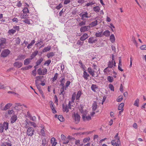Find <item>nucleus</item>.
<instances>
[{
  "mask_svg": "<svg viewBox=\"0 0 146 146\" xmlns=\"http://www.w3.org/2000/svg\"><path fill=\"white\" fill-rule=\"evenodd\" d=\"M83 106L82 105H80L79 107V110L80 112L82 114V119L84 121H89L91 119V118L90 115L86 116L87 113V111L83 109Z\"/></svg>",
  "mask_w": 146,
  "mask_h": 146,
  "instance_id": "f257e3e1",
  "label": "nucleus"
},
{
  "mask_svg": "<svg viewBox=\"0 0 146 146\" xmlns=\"http://www.w3.org/2000/svg\"><path fill=\"white\" fill-rule=\"evenodd\" d=\"M76 96V94L75 93L73 94L72 97V101L69 102L68 106L66 105L65 106H64V112L66 111V112H68L69 109H71V107L73 106Z\"/></svg>",
  "mask_w": 146,
  "mask_h": 146,
  "instance_id": "f03ea898",
  "label": "nucleus"
},
{
  "mask_svg": "<svg viewBox=\"0 0 146 146\" xmlns=\"http://www.w3.org/2000/svg\"><path fill=\"white\" fill-rule=\"evenodd\" d=\"M64 81V78H62V80H60V82L61 84L59 85V86H62V88L60 90V93L59 94L60 97H61V96L62 97V99L64 98V94L63 92H64V83L63 82Z\"/></svg>",
  "mask_w": 146,
  "mask_h": 146,
  "instance_id": "7ed1b4c3",
  "label": "nucleus"
},
{
  "mask_svg": "<svg viewBox=\"0 0 146 146\" xmlns=\"http://www.w3.org/2000/svg\"><path fill=\"white\" fill-rule=\"evenodd\" d=\"M10 51L8 49H4L1 52L0 56L3 58L7 57L10 53Z\"/></svg>",
  "mask_w": 146,
  "mask_h": 146,
  "instance_id": "20e7f679",
  "label": "nucleus"
},
{
  "mask_svg": "<svg viewBox=\"0 0 146 146\" xmlns=\"http://www.w3.org/2000/svg\"><path fill=\"white\" fill-rule=\"evenodd\" d=\"M81 17V19L83 21H85L86 18H90V17L88 15V13L87 12H83L80 15Z\"/></svg>",
  "mask_w": 146,
  "mask_h": 146,
  "instance_id": "39448f33",
  "label": "nucleus"
},
{
  "mask_svg": "<svg viewBox=\"0 0 146 146\" xmlns=\"http://www.w3.org/2000/svg\"><path fill=\"white\" fill-rule=\"evenodd\" d=\"M73 117L74 118L75 122L76 123H78L80 120V116L77 113L76 114L75 113H73Z\"/></svg>",
  "mask_w": 146,
  "mask_h": 146,
  "instance_id": "423d86ee",
  "label": "nucleus"
},
{
  "mask_svg": "<svg viewBox=\"0 0 146 146\" xmlns=\"http://www.w3.org/2000/svg\"><path fill=\"white\" fill-rule=\"evenodd\" d=\"M34 129L33 127H29L27 129V134L28 136H32L34 134Z\"/></svg>",
  "mask_w": 146,
  "mask_h": 146,
  "instance_id": "0eeeda50",
  "label": "nucleus"
},
{
  "mask_svg": "<svg viewBox=\"0 0 146 146\" xmlns=\"http://www.w3.org/2000/svg\"><path fill=\"white\" fill-rule=\"evenodd\" d=\"M90 29V26H84L81 27L80 31L81 32H84Z\"/></svg>",
  "mask_w": 146,
  "mask_h": 146,
  "instance_id": "6e6552de",
  "label": "nucleus"
},
{
  "mask_svg": "<svg viewBox=\"0 0 146 146\" xmlns=\"http://www.w3.org/2000/svg\"><path fill=\"white\" fill-rule=\"evenodd\" d=\"M115 62L110 60L108 63V67L110 68H113L115 66Z\"/></svg>",
  "mask_w": 146,
  "mask_h": 146,
  "instance_id": "1a4fd4ad",
  "label": "nucleus"
},
{
  "mask_svg": "<svg viewBox=\"0 0 146 146\" xmlns=\"http://www.w3.org/2000/svg\"><path fill=\"white\" fill-rule=\"evenodd\" d=\"M13 65L16 68H19L22 66L23 63L20 62H16L14 63Z\"/></svg>",
  "mask_w": 146,
  "mask_h": 146,
  "instance_id": "9d476101",
  "label": "nucleus"
},
{
  "mask_svg": "<svg viewBox=\"0 0 146 146\" xmlns=\"http://www.w3.org/2000/svg\"><path fill=\"white\" fill-rule=\"evenodd\" d=\"M97 41V39L96 38H94V37H90L89 38L88 42L92 44L95 43Z\"/></svg>",
  "mask_w": 146,
  "mask_h": 146,
  "instance_id": "9b49d317",
  "label": "nucleus"
},
{
  "mask_svg": "<svg viewBox=\"0 0 146 146\" xmlns=\"http://www.w3.org/2000/svg\"><path fill=\"white\" fill-rule=\"evenodd\" d=\"M7 40L5 38L2 37L0 38V46L1 47L6 43Z\"/></svg>",
  "mask_w": 146,
  "mask_h": 146,
  "instance_id": "f8f14e48",
  "label": "nucleus"
},
{
  "mask_svg": "<svg viewBox=\"0 0 146 146\" xmlns=\"http://www.w3.org/2000/svg\"><path fill=\"white\" fill-rule=\"evenodd\" d=\"M88 73L92 76H94V70L92 69L91 67H89L88 68Z\"/></svg>",
  "mask_w": 146,
  "mask_h": 146,
  "instance_id": "ddd939ff",
  "label": "nucleus"
},
{
  "mask_svg": "<svg viewBox=\"0 0 146 146\" xmlns=\"http://www.w3.org/2000/svg\"><path fill=\"white\" fill-rule=\"evenodd\" d=\"M12 104L10 103H8L3 108L1 106V109L2 110H6L9 109L12 106Z\"/></svg>",
  "mask_w": 146,
  "mask_h": 146,
  "instance_id": "4468645a",
  "label": "nucleus"
},
{
  "mask_svg": "<svg viewBox=\"0 0 146 146\" xmlns=\"http://www.w3.org/2000/svg\"><path fill=\"white\" fill-rule=\"evenodd\" d=\"M87 33L84 34L80 38V40L84 41L89 37Z\"/></svg>",
  "mask_w": 146,
  "mask_h": 146,
  "instance_id": "2eb2a0df",
  "label": "nucleus"
},
{
  "mask_svg": "<svg viewBox=\"0 0 146 146\" xmlns=\"http://www.w3.org/2000/svg\"><path fill=\"white\" fill-rule=\"evenodd\" d=\"M17 115L14 114L11 117V123H14L17 120Z\"/></svg>",
  "mask_w": 146,
  "mask_h": 146,
  "instance_id": "dca6fc26",
  "label": "nucleus"
},
{
  "mask_svg": "<svg viewBox=\"0 0 146 146\" xmlns=\"http://www.w3.org/2000/svg\"><path fill=\"white\" fill-rule=\"evenodd\" d=\"M25 122H26L27 123L28 125H31L35 127H36V124L33 122H31L30 121L28 120V119H26L25 120Z\"/></svg>",
  "mask_w": 146,
  "mask_h": 146,
  "instance_id": "f3484780",
  "label": "nucleus"
},
{
  "mask_svg": "<svg viewBox=\"0 0 146 146\" xmlns=\"http://www.w3.org/2000/svg\"><path fill=\"white\" fill-rule=\"evenodd\" d=\"M90 76L89 74L85 70H84L83 72V77L86 80H87L88 79V77Z\"/></svg>",
  "mask_w": 146,
  "mask_h": 146,
  "instance_id": "a211bd4d",
  "label": "nucleus"
},
{
  "mask_svg": "<svg viewBox=\"0 0 146 146\" xmlns=\"http://www.w3.org/2000/svg\"><path fill=\"white\" fill-rule=\"evenodd\" d=\"M26 58V56L25 55H19L17 59H15L16 61H17V60H22L23 59H24Z\"/></svg>",
  "mask_w": 146,
  "mask_h": 146,
  "instance_id": "6ab92c4d",
  "label": "nucleus"
},
{
  "mask_svg": "<svg viewBox=\"0 0 146 146\" xmlns=\"http://www.w3.org/2000/svg\"><path fill=\"white\" fill-rule=\"evenodd\" d=\"M51 143L52 144V146H55L57 143L56 140L54 137L52 138L51 140Z\"/></svg>",
  "mask_w": 146,
  "mask_h": 146,
  "instance_id": "aec40b11",
  "label": "nucleus"
},
{
  "mask_svg": "<svg viewBox=\"0 0 146 146\" xmlns=\"http://www.w3.org/2000/svg\"><path fill=\"white\" fill-rule=\"evenodd\" d=\"M27 5V7H25L23 10V12L24 13H29V11L27 8V7H29V5L26 3Z\"/></svg>",
  "mask_w": 146,
  "mask_h": 146,
  "instance_id": "412c9836",
  "label": "nucleus"
},
{
  "mask_svg": "<svg viewBox=\"0 0 146 146\" xmlns=\"http://www.w3.org/2000/svg\"><path fill=\"white\" fill-rule=\"evenodd\" d=\"M98 107V105L97 103L96 102H94L92 104V110L93 111H95L96 109Z\"/></svg>",
  "mask_w": 146,
  "mask_h": 146,
  "instance_id": "4be33fe9",
  "label": "nucleus"
},
{
  "mask_svg": "<svg viewBox=\"0 0 146 146\" xmlns=\"http://www.w3.org/2000/svg\"><path fill=\"white\" fill-rule=\"evenodd\" d=\"M32 66L31 65H29L28 66H25L24 67L22 68H21V70H29V69H31L32 67Z\"/></svg>",
  "mask_w": 146,
  "mask_h": 146,
  "instance_id": "5701e85b",
  "label": "nucleus"
},
{
  "mask_svg": "<svg viewBox=\"0 0 146 146\" xmlns=\"http://www.w3.org/2000/svg\"><path fill=\"white\" fill-rule=\"evenodd\" d=\"M51 48V46H48L45 47L42 50L43 52H46L49 51Z\"/></svg>",
  "mask_w": 146,
  "mask_h": 146,
  "instance_id": "b1692460",
  "label": "nucleus"
},
{
  "mask_svg": "<svg viewBox=\"0 0 146 146\" xmlns=\"http://www.w3.org/2000/svg\"><path fill=\"white\" fill-rule=\"evenodd\" d=\"M119 134L117 133L116 134L115 136H114V138L115 139V141L117 140V142L118 143H120V141L119 137L118 136Z\"/></svg>",
  "mask_w": 146,
  "mask_h": 146,
  "instance_id": "393cba45",
  "label": "nucleus"
},
{
  "mask_svg": "<svg viewBox=\"0 0 146 146\" xmlns=\"http://www.w3.org/2000/svg\"><path fill=\"white\" fill-rule=\"evenodd\" d=\"M2 125L5 129L7 130L8 129L9 123L7 122H4Z\"/></svg>",
  "mask_w": 146,
  "mask_h": 146,
  "instance_id": "a878e982",
  "label": "nucleus"
},
{
  "mask_svg": "<svg viewBox=\"0 0 146 146\" xmlns=\"http://www.w3.org/2000/svg\"><path fill=\"white\" fill-rule=\"evenodd\" d=\"M35 41L34 40H33L31 41V42L28 44V45L27 46V48L28 49H29L31 48V46H32L33 44L35 43Z\"/></svg>",
  "mask_w": 146,
  "mask_h": 146,
  "instance_id": "bb28decb",
  "label": "nucleus"
},
{
  "mask_svg": "<svg viewBox=\"0 0 146 146\" xmlns=\"http://www.w3.org/2000/svg\"><path fill=\"white\" fill-rule=\"evenodd\" d=\"M98 87L95 84H92L91 86V88L92 90L94 92H96V89L98 88Z\"/></svg>",
  "mask_w": 146,
  "mask_h": 146,
  "instance_id": "cd10ccee",
  "label": "nucleus"
},
{
  "mask_svg": "<svg viewBox=\"0 0 146 146\" xmlns=\"http://www.w3.org/2000/svg\"><path fill=\"white\" fill-rule=\"evenodd\" d=\"M81 94L82 93L81 91H79L78 92L76 96V100H79V98L81 96Z\"/></svg>",
  "mask_w": 146,
  "mask_h": 146,
  "instance_id": "c85d7f7f",
  "label": "nucleus"
},
{
  "mask_svg": "<svg viewBox=\"0 0 146 146\" xmlns=\"http://www.w3.org/2000/svg\"><path fill=\"white\" fill-rule=\"evenodd\" d=\"M16 32V30L13 29H9L8 31V33L10 35L13 34Z\"/></svg>",
  "mask_w": 146,
  "mask_h": 146,
  "instance_id": "c756f323",
  "label": "nucleus"
},
{
  "mask_svg": "<svg viewBox=\"0 0 146 146\" xmlns=\"http://www.w3.org/2000/svg\"><path fill=\"white\" fill-rule=\"evenodd\" d=\"M110 39L112 42H113L115 40V37L114 35L112 34L110 36Z\"/></svg>",
  "mask_w": 146,
  "mask_h": 146,
  "instance_id": "7c9ffc66",
  "label": "nucleus"
},
{
  "mask_svg": "<svg viewBox=\"0 0 146 146\" xmlns=\"http://www.w3.org/2000/svg\"><path fill=\"white\" fill-rule=\"evenodd\" d=\"M110 32L108 30H106L103 33V35L106 36H108L110 35Z\"/></svg>",
  "mask_w": 146,
  "mask_h": 146,
  "instance_id": "2f4dec72",
  "label": "nucleus"
},
{
  "mask_svg": "<svg viewBox=\"0 0 146 146\" xmlns=\"http://www.w3.org/2000/svg\"><path fill=\"white\" fill-rule=\"evenodd\" d=\"M31 61L29 60V58L25 59L24 61V65H27L30 64Z\"/></svg>",
  "mask_w": 146,
  "mask_h": 146,
  "instance_id": "473e14b6",
  "label": "nucleus"
},
{
  "mask_svg": "<svg viewBox=\"0 0 146 146\" xmlns=\"http://www.w3.org/2000/svg\"><path fill=\"white\" fill-rule=\"evenodd\" d=\"M43 60V58H41L39 59V60H37L36 63V66H38L40 64L41 62Z\"/></svg>",
  "mask_w": 146,
  "mask_h": 146,
  "instance_id": "72a5a7b5",
  "label": "nucleus"
},
{
  "mask_svg": "<svg viewBox=\"0 0 146 146\" xmlns=\"http://www.w3.org/2000/svg\"><path fill=\"white\" fill-rule=\"evenodd\" d=\"M98 24V22L97 20L92 22L90 25L92 27H94L96 26Z\"/></svg>",
  "mask_w": 146,
  "mask_h": 146,
  "instance_id": "f704fd0d",
  "label": "nucleus"
},
{
  "mask_svg": "<svg viewBox=\"0 0 146 146\" xmlns=\"http://www.w3.org/2000/svg\"><path fill=\"white\" fill-rule=\"evenodd\" d=\"M54 55V53L53 52H51L48 53L46 55V56L48 58H50L51 57H52Z\"/></svg>",
  "mask_w": 146,
  "mask_h": 146,
  "instance_id": "c9c22d12",
  "label": "nucleus"
},
{
  "mask_svg": "<svg viewBox=\"0 0 146 146\" xmlns=\"http://www.w3.org/2000/svg\"><path fill=\"white\" fill-rule=\"evenodd\" d=\"M102 31L97 32L95 34V35L96 37H101L102 36Z\"/></svg>",
  "mask_w": 146,
  "mask_h": 146,
  "instance_id": "e433bc0d",
  "label": "nucleus"
},
{
  "mask_svg": "<svg viewBox=\"0 0 146 146\" xmlns=\"http://www.w3.org/2000/svg\"><path fill=\"white\" fill-rule=\"evenodd\" d=\"M93 10L96 13H98L100 10V8L98 6L95 7L93 8Z\"/></svg>",
  "mask_w": 146,
  "mask_h": 146,
  "instance_id": "4c0bfd02",
  "label": "nucleus"
},
{
  "mask_svg": "<svg viewBox=\"0 0 146 146\" xmlns=\"http://www.w3.org/2000/svg\"><path fill=\"white\" fill-rule=\"evenodd\" d=\"M70 82L69 81H68L66 82L65 84V86H64V90H66L68 88V87L70 85Z\"/></svg>",
  "mask_w": 146,
  "mask_h": 146,
  "instance_id": "58836bf2",
  "label": "nucleus"
},
{
  "mask_svg": "<svg viewBox=\"0 0 146 146\" xmlns=\"http://www.w3.org/2000/svg\"><path fill=\"white\" fill-rule=\"evenodd\" d=\"M107 80L110 82H112L113 81V77L109 76L107 77Z\"/></svg>",
  "mask_w": 146,
  "mask_h": 146,
  "instance_id": "ea45409f",
  "label": "nucleus"
},
{
  "mask_svg": "<svg viewBox=\"0 0 146 146\" xmlns=\"http://www.w3.org/2000/svg\"><path fill=\"white\" fill-rule=\"evenodd\" d=\"M139 100L138 99H137L136 100L134 104L135 106L138 107L139 106Z\"/></svg>",
  "mask_w": 146,
  "mask_h": 146,
  "instance_id": "a19ab883",
  "label": "nucleus"
},
{
  "mask_svg": "<svg viewBox=\"0 0 146 146\" xmlns=\"http://www.w3.org/2000/svg\"><path fill=\"white\" fill-rule=\"evenodd\" d=\"M38 52L37 50H36L33 52L31 54L33 58H34L38 53Z\"/></svg>",
  "mask_w": 146,
  "mask_h": 146,
  "instance_id": "79ce46f5",
  "label": "nucleus"
},
{
  "mask_svg": "<svg viewBox=\"0 0 146 146\" xmlns=\"http://www.w3.org/2000/svg\"><path fill=\"white\" fill-rule=\"evenodd\" d=\"M111 68H110V67H107L104 70V72L105 74H107V72H110L111 70L110 69Z\"/></svg>",
  "mask_w": 146,
  "mask_h": 146,
  "instance_id": "37998d69",
  "label": "nucleus"
},
{
  "mask_svg": "<svg viewBox=\"0 0 146 146\" xmlns=\"http://www.w3.org/2000/svg\"><path fill=\"white\" fill-rule=\"evenodd\" d=\"M58 119L60 121H64V118H63L62 115H60L58 116Z\"/></svg>",
  "mask_w": 146,
  "mask_h": 146,
  "instance_id": "c03bdc74",
  "label": "nucleus"
},
{
  "mask_svg": "<svg viewBox=\"0 0 146 146\" xmlns=\"http://www.w3.org/2000/svg\"><path fill=\"white\" fill-rule=\"evenodd\" d=\"M21 17L23 19H27L28 18V16L27 14H22L21 15Z\"/></svg>",
  "mask_w": 146,
  "mask_h": 146,
  "instance_id": "a18cd8bd",
  "label": "nucleus"
},
{
  "mask_svg": "<svg viewBox=\"0 0 146 146\" xmlns=\"http://www.w3.org/2000/svg\"><path fill=\"white\" fill-rule=\"evenodd\" d=\"M124 106V104L123 103H121L120 104L118 107V109L119 110H121L123 109V108Z\"/></svg>",
  "mask_w": 146,
  "mask_h": 146,
  "instance_id": "49530a36",
  "label": "nucleus"
},
{
  "mask_svg": "<svg viewBox=\"0 0 146 146\" xmlns=\"http://www.w3.org/2000/svg\"><path fill=\"white\" fill-rule=\"evenodd\" d=\"M58 74L56 73L55 74L54 77L52 78V81L53 82H54L56 80L57 77L58 76Z\"/></svg>",
  "mask_w": 146,
  "mask_h": 146,
  "instance_id": "de8ad7c7",
  "label": "nucleus"
},
{
  "mask_svg": "<svg viewBox=\"0 0 146 146\" xmlns=\"http://www.w3.org/2000/svg\"><path fill=\"white\" fill-rule=\"evenodd\" d=\"M46 144V140L45 138L42 139V146H45Z\"/></svg>",
  "mask_w": 146,
  "mask_h": 146,
  "instance_id": "09e8293b",
  "label": "nucleus"
},
{
  "mask_svg": "<svg viewBox=\"0 0 146 146\" xmlns=\"http://www.w3.org/2000/svg\"><path fill=\"white\" fill-rule=\"evenodd\" d=\"M75 144L76 145L81 146L82 145V144H80V141L79 140H76Z\"/></svg>",
  "mask_w": 146,
  "mask_h": 146,
  "instance_id": "8fccbe9b",
  "label": "nucleus"
},
{
  "mask_svg": "<svg viewBox=\"0 0 146 146\" xmlns=\"http://www.w3.org/2000/svg\"><path fill=\"white\" fill-rule=\"evenodd\" d=\"M37 73L40 75H42V72L41 68H39L37 70Z\"/></svg>",
  "mask_w": 146,
  "mask_h": 146,
  "instance_id": "3c124183",
  "label": "nucleus"
},
{
  "mask_svg": "<svg viewBox=\"0 0 146 146\" xmlns=\"http://www.w3.org/2000/svg\"><path fill=\"white\" fill-rule=\"evenodd\" d=\"M23 21L27 24L28 25H30V23L29 21V20L27 19H25L24 20H23Z\"/></svg>",
  "mask_w": 146,
  "mask_h": 146,
  "instance_id": "603ef678",
  "label": "nucleus"
},
{
  "mask_svg": "<svg viewBox=\"0 0 146 146\" xmlns=\"http://www.w3.org/2000/svg\"><path fill=\"white\" fill-rule=\"evenodd\" d=\"M109 88L112 91H114V88L112 84H110L109 85Z\"/></svg>",
  "mask_w": 146,
  "mask_h": 146,
  "instance_id": "864d4df0",
  "label": "nucleus"
},
{
  "mask_svg": "<svg viewBox=\"0 0 146 146\" xmlns=\"http://www.w3.org/2000/svg\"><path fill=\"white\" fill-rule=\"evenodd\" d=\"M16 105L14 107V108L15 109L17 110V108H18V106H22V105L20 103H17L15 104Z\"/></svg>",
  "mask_w": 146,
  "mask_h": 146,
  "instance_id": "5fc2aeb1",
  "label": "nucleus"
},
{
  "mask_svg": "<svg viewBox=\"0 0 146 146\" xmlns=\"http://www.w3.org/2000/svg\"><path fill=\"white\" fill-rule=\"evenodd\" d=\"M4 128L3 127V125L0 123V132L2 133L3 131V129Z\"/></svg>",
  "mask_w": 146,
  "mask_h": 146,
  "instance_id": "6e6d98bb",
  "label": "nucleus"
},
{
  "mask_svg": "<svg viewBox=\"0 0 146 146\" xmlns=\"http://www.w3.org/2000/svg\"><path fill=\"white\" fill-rule=\"evenodd\" d=\"M86 25L85 21H82L81 22L79 23L78 25L79 26H82L84 25Z\"/></svg>",
  "mask_w": 146,
  "mask_h": 146,
  "instance_id": "4d7b16f0",
  "label": "nucleus"
},
{
  "mask_svg": "<svg viewBox=\"0 0 146 146\" xmlns=\"http://www.w3.org/2000/svg\"><path fill=\"white\" fill-rule=\"evenodd\" d=\"M123 99V96L122 95L119 96L117 100V101L118 102H121Z\"/></svg>",
  "mask_w": 146,
  "mask_h": 146,
  "instance_id": "13d9d810",
  "label": "nucleus"
},
{
  "mask_svg": "<svg viewBox=\"0 0 146 146\" xmlns=\"http://www.w3.org/2000/svg\"><path fill=\"white\" fill-rule=\"evenodd\" d=\"M47 70L46 68H44L42 72V75H44L46 74L47 73Z\"/></svg>",
  "mask_w": 146,
  "mask_h": 146,
  "instance_id": "bf43d9fd",
  "label": "nucleus"
},
{
  "mask_svg": "<svg viewBox=\"0 0 146 146\" xmlns=\"http://www.w3.org/2000/svg\"><path fill=\"white\" fill-rule=\"evenodd\" d=\"M44 41V40L42 38H41L38 40L37 42H38V43L40 44L39 45H40L41 44H41L43 43Z\"/></svg>",
  "mask_w": 146,
  "mask_h": 146,
  "instance_id": "052dcab7",
  "label": "nucleus"
},
{
  "mask_svg": "<svg viewBox=\"0 0 146 146\" xmlns=\"http://www.w3.org/2000/svg\"><path fill=\"white\" fill-rule=\"evenodd\" d=\"M40 133L42 135V136H45V133L44 130L43 129H42L41 130Z\"/></svg>",
  "mask_w": 146,
  "mask_h": 146,
  "instance_id": "680f3d73",
  "label": "nucleus"
},
{
  "mask_svg": "<svg viewBox=\"0 0 146 146\" xmlns=\"http://www.w3.org/2000/svg\"><path fill=\"white\" fill-rule=\"evenodd\" d=\"M51 61L50 60H47L45 62V63L44 64V65H45L46 64H47V66H48V65L51 63Z\"/></svg>",
  "mask_w": 146,
  "mask_h": 146,
  "instance_id": "e2e57ef3",
  "label": "nucleus"
},
{
  "mask_svg": "<svg viewBox=\"0 0 146 146\" xmlns=\"http://www.w3.org/2000/svg\"><path fill=\"white\" fill-rule=\"evenodd\" d=\"M63 5L61 3L60 4L58 5L56 7V8L58 9H59L60 8L62 7Z\"/></svg>",
  "mask_w": 146,
  "mask_h": 146,
  "instance_id": "0e129e2a",
  "label": "nucleus"
},
{
  "mask_svg": "<svg viewBox=\"0 0 146 146\" xmlns=\"http://www.w3.org/2000/svg\"><path fill=\"white\" fill-rule=\"evenodd\" d=\"M20 42H21V40L18 37L16 39V42L17 44H19L20 43Z\"/></svg>",
  "mask_w": 146,
  "mask_h": 146,
  "instance_id": "69168bd1",
  "label": "nucleus"
},
{
  "mask_svg": "<svg viewBox=\"0 0 146 146\" xmlns=\"http://www.w3.org/2000/svg\"><path fill=\"white\" fill-rule=\"evenodd\" d=\"M50 108L51 109L53 113H57L55 109V107L52 108L51 107Z\"/></svg>",
  "mask_w": 146,
  "mask_h": 146,
  "instance_id": "338daca9",
  "label": "nucleus"
},
{
  "mask_svg": "<svg viewBox=\"0 0 146 146\" xmlns=\"http://www.w3.org/2000/svg\"><path fill=\"white\" fill-rule=\"evenodd\" d=\"M140 48L142 50H146V45H142L141 46Z\"/></svg>",
  "mask_w": 146,
  "mask_h": 146,
  "instance_id": "774afa93",
  "label": "nucleus"
}]
</instances>
